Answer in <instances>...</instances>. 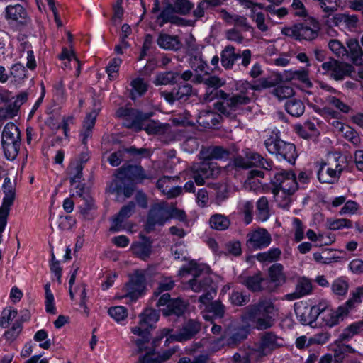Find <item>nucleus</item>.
<instances>
[{
    "mask_svg": "<svg viewBox=\"0 0 363 363\" xmlns=\"http://www.w3.org/2000/svg\"><path fill=\"white\" fill-rule=\"evenodd\" d=\"M135 210V203L129 201L126 205L123 206L117 215H115V231L117 230V224L123 219L129 218Z\"/></svg>",
    "mask_w": 363,
    "mask_h": 363,
    "instance_id": "nucleus-41",
    "label": "nucleus"
},
{
    "mask_svg": "<svg viewBox=\"0 0 363 363\" xmlns=\"http://www.w3.org/2000/svg\"><path fill=\"white\" fill-rule=\"evenodd\" d=\"M274 305L265 299H260L257 303L250 304L244 309L242 319L244 322L251 323L254 328L259 330L270 328L274 324L272 314Z\"/></svg>",
    "mask_w": 363,
    "mask_h": 363,
    "instance_id": "nucleus-1",
    "label": "nucleus"
},
{
    "mask_svg": "<svg viewBox=\"0 0 363 363\" xmlns=\"http://www.w3.org/2000/svg\"><path fill=\"white\" fill-rule=\"evenodd\" d=\"M115 178L119 179L123 184L125 197L130 198L133 194L136 185L142 184L147 177L141 165L125 162L115 171Z\"/></svg>",
    "mask_w": 363,
    "mask_h": 363,
    "instance_id": "nucleus-3",
    "label": "nucleus"
},
{
    "mask_svg": "<svg viewBox=\"0 0 363 363\" xmlns=\"http://www.w3.org/2000/svg\"><path fill=\"white\" fill-rule=\"evenodd\" d=\"M225 100L227 101V106L230 108H235L239 105H246L250 101V97L242 94H236L231 97L228 96Z\"/></svg>",
    "mask_w": 363,
    "mask_h": 363,
    "instance_id": "nucleus-49",
    "label": "nucleus"
},
{
    "mask_svg": "<svg viewBox=\"0 0 363 363\" xmlns=\"http://www.w3.org/2000/svg\"><path fill=\"white\" fill-rule=\"evenodd\" d=\"M98 116V111L93 110L88 113L84 121V131L82 135L83 136L82 143L86 145L87 143V138L91 135L92 129L95 125L96 119Z\"/></svg>",
    "mask_w": 363,
    "mask_h": 363,
    "instance_id": "nucleus-35",
    "label": "nucleus"
},
{
    "mask_svg": "<svg viewBox=\"0 0 363 363\" xmlns=\"http://www.w3.org/2000/svg\"><path fill=\"white\" fill-rule=\"evenodd\" d=\"M200 330V324L197 321L189 319L180 329L177 340H189L193 338Z\"/></svg>",
    "mask_w": 363,
    "mask_h": 363,
    "instance_id": "nucleus-24",
    "label": "nucleus"
},
{
    "mask_svg": "<svg viewBox=\"0 0 363 363\" xmlns=\"http://www.w3.org/2000/svg\"><path fill=\"white\" fill-rule=\"evenodd\" d=\"M211 267L206 264H199L196 260L192 259L186 264H184L179 270L180 276L192 274L193 278L198 279L203 273L207 275L211 274Z\"/></svg>",
    "mask_w": 363,
    "mask_h": 363,
    "instance_id": "nucleus-16",
    "label": "nucleus"
},
{
    "mask_svg": "<svg viewBox=\"0 0 363 363\" xmlns=\"http://www.w3.org/2000/svg\"><path fill=\"white\" fill-rule=\"evenodd\" d=\"M11 75L16 79H23L26 76V69L21 63H16L11 67Z\"/></svg>",
    "mask_w": 363,
    "mask_h": 363,
    "instance_id": "nucleus-64",
    "label": "nucleus"
},
{
    "mask_svg": "<svg viewBox=\"0 0 363 363\" xmlns=\"http://www.w3.org/2000/svg\"><path fill=\"white\" fill-rule=\"evenodd\" d=\"M142 241L132 243L130 250L133 254L142 260L147 259L152 254V240L150 237L141 235Z\"/></svg>",
    "mask_w": 363,
    "mask_h": 363,
    "instance_id": "nucleus-15",
    "label": "nucleus"
},
{
    "mask_svg": "<svg viewBox=\"0 0 363 363\" xmlns=\"http://www.w3.org/2000/svg\"><path fill=\"white\" fill-rule=\"evenodd\" d=\"M328 48L337 57L343 60L344 55L347 54L346 47L337 39H331L328 42Z\"/></svg>",
    "mask_w": 363,
    "mask_h": 363,
    "instance_id": "nucleus-48",
    "label": "nucleus"
},
{
    "mask_svg": "<svg viewBox=\"0 0 363 363\" xmlns=\"http://www.w3.org/2000/svg\"><path fill=\"white\" fill-rule=\"evenodd\" d=\"M209 160H206L202 163H201L195 169L202 174L206 178H210L213 176L214 172L216 169L215 166L208 162Z\"/></svg>",
    "mask_w": 363,
    "mask_h": 363,
    "instance_id": "nucleus-56",
    "label": "nucleus"
},
{
    "mask_svg": "<svg viewBox=\"0 0 363 363\" xmlns=\"http://www.w3.org/2000/svg\"><path fill=\"white\" fill-rule=\"evenodd\" d=\"M157 311L152 308H145L140 315L139 325L132 328V333L140 337L135 345L139 352H143L147 349V344L149 343L151 337L150 330L153 325L159 320Z\"/></svg>",
    "mask_w": 363,
    "mask_h": 363,
    "instance_id": "nucleus-5",
    "label": "nucleus"
},
{
    "mask_svg": "<svg viewBox=\"0 0 363 363\" xmlns=\"http://www.w3.org/2000/svg\"><path fill=\"white\" fill-rule=\"evenodd\" d=\"M312 289L311 281L308 279L303 278L298 281L295 291L288 296L291 297V299H298L310 294Z\"/></svg>",
    "mask_w": 363,
    "mask_h": 363,
    "instance_id": "nucleus-33",
    "label": "nucleus"
},
{
    "mask_svg": "<svg viewBox=\"0 0 363 363\" xmlns=\"http://www.w3.org/2000/svg\"><path fill=\"white\" fill-rule=\"evenodd\" d=\"M17 314L18 313L16 310L4 309L2 312V316L0 319V325L2 328H6L9 321L13 320L16 317Z\"/></svg>",
    "mask_w": 363,
    "mask_h": 363,
    "instance_id": "nucleus-60",
    "label": "nucleus"
},
{
    "mask_svg": "<svg viewBox=\"0 0 363 363\" xmlns=\"http://www.w3.org/2000/svg\"><path fill=\"white\" fill-rule=\"evenodd\" d=\"M213 284V279L209 276L206 274L202 279L199 280L198 279L192 278L189 281V285L191 289L196 292H200L201 291H206Z\"/></svg>",
    "mask_w": 363,
    "mask_h": 363,
    "instance_id": "nucleus-37",
    "label": "nucleus"
},
{
    "mask_svg": "<svg viewBox=\"0 0 363 363\" xmlns=\"http://www.w3.org/2000/svg\"><path fill=\"white\" fill-rule=\"evenodd\" d=\"M143 130L148 135H159L164 132L165 124L159 123L152 120L144 127L143 126Z\"/></svg>",
    "mask_w": 363,
    "mask_h": 363,
    "instance_id": "nucleus-53",
    "label": "nucleus"
},
{
    "mask_svg": "<svg viewBox=\"0 0 363 363\" xmlns=\"http://www.w3.org/2000/svg\"><path fill=\"white\" fill-rule=\"evenodd\" d=\"M250 296L249 294H244L242 292L238 291H233L229 295V301L233 306H242L250 302Z\"/></svg>",
    "mask_w": 363,
    "mask_h": 363,
    "instance_id": "nucleus-43",
    "label": "nucleus"
},
{
    "mask_svg": "<svg viewBox=\"0 0 363 363\" xmlns=\"http://www.w3.org/2000/svg\"><path fill=\"white\" fill-rule=\"evenodd\" d=\"M295 225L294 240L296 242H301L304 238V227L302 221L298 218H294Z\"/></svg>",
    "mask_w": 363,
    "mask_h": 363,
    "instance_id": "nucleus-62",
    "label": "nucleus"
},
{
    "mask_svg": "<svg viewBox=\"0 0 363 363\" xmlns=\"http://www.w3.org/2000/svg\"><path fill=\"white\" fill-rule=\"evenodd\" d=\"M132 92L133 96L135 94L138 96H143L147 91L148 85L143 78L138 77L131 82Z\"/></svg>",
    "mask_w": 363,
    "mask_h": 363,
    "instance_id": "nucleus-45",
    "label": "nucleus"
},
{
    "mask_svg": "<svg viewBox=\"0 0 363 363\" xmlns=\"http://www.w3.org/2000/svg\"><path fill=\"white\" fill-rule=\"evenodd\" d=\"M22 330V325L21 323L18 321H16L11 328L6 330L4 333L5 338L7 340H9L11 342H13L14 340L16 339V337L18 336V335L21 333Z\"/></svg>",
    "mask_w": 363,
    "mask_h": 363,
    "instance_id": "nucleus-58",
    "label": "nucleus"
},
{
    "mask_svg": "<svg viewBox=\"0 0 363 363\" xmlns=\"http://www.w3.org/2000/svg\"><path fill=\"white\" fill-rule=\"evenodd\" d=\"M152 49H156L155 46L153 45V36L147 33L145 35L140 55L137 58L138 61L144 60L145 57L147 56V52Z\"/></svg>",
    "mask_w": 363,
    "mask_h": 363,
    "instance_id": "nucleus-46",
    "label": "nucleus"
},
{
    "mask_svg": "<svg viewBox=\"0 0 363 363\" xmlns=\"http://www.w3.org/2000/svg\"><path fill=\"white\" fill-rule=\"evenodd\" d=\"M147 278L145 271L135 269L128 275V281L125 284V296L130 298L131 301L135 302L143 297L147 292ZM123 296H115V299Z\"/></svg>",
    "mask_w": 363,
    "mask_h": 363,
    "instance_id": "nucleus-8",
    "label": "nucleus"
},
{
    "mask_svg": "<svg viewBox=\"0 0 363 363\" xmlns=\"http://www.w3.org/2000/svg\"><path fill=\"white\" fill-rule=\"evenodd\" d=\"M21 144L19 128L13 123H6L1 133V146L7 160H13L16 158Z\"/></svg>",
    "mask_w": 363,
    "mask_h": 363,
    "instance_id": "nucleus-7",
    "label": "nucleus"
},
{
    "mask_svg": "<svg viewBox=\"0 0 363 363\" xmlns=\"http://www.w3.org/2000/svg\"><path fill=\"white\" fill-rule=\"evenodd\" d=\"M119 116L124 118L125 127L140 131L143 130V122L150 119L153 116V113H145L140 109L125 107L119 109Z\"/></svg>",
    "mask_w": 363,
    "mask_h": 363,
    "instance_id": "nucleus-9",
    "label": "nucleus"
},
{
    "mask_svg": "<svg viewBox=\"0 0 363 363\" xmlns=\"http://www.w3.org/2000/svg\"><path fill=\"white\" fill-rule=\"evenodd\" d=\"M194 7V4L189 0H176L174 3L175 12L182 15H186Z\"/></svg>",
    "mask_w": 363,
    "mask_h": 363,
    "instance_id": "nucleus-52",
    "label": "nucleus"
},
{
    "mask_svg": "<svg viewBox=\"0 0 363 363\" xmlns=\"http://www.w3.org/2000/svg\"><path fill=\"white\" fill-rule=\"evenodd\" d=\"M335 347L333 350L335 363H342L347 358L349 354L357 353L361 355L360 352H357L350 345L342 342H335Z\"/></svg>",
    "mask_w": 363,
    "mask_h": 363,
    "instance_id": "nucleus-26",
    "label": "nucleus"
},
{
    "mask_svg": "<svg viewBox=\"0 0 363 363\" xmlns=\"http://www.w3.org/2000/svg\"><path fill=\"white\" fill-rule=\"evenodd\" d=\"M125 154H128L137 158L148 157H150V151L145 147L138 148L135 146H130L123 150L115 151V167L118 166L123 160Z\"/></svg>",
    "mask_w": 363,
    "mask_h": 363,
    "instance_id": "nucleus-20",
    "label": "nucleus"
},
{
    "mask_svg": "<svg viewBox=\"0 0 363 363\" xmlns=\"http://www.w3.org/2000/svg\"><path fill=\"white\" fill-rule=\"evenodd\" d=\"M86 199L82 201L79 205V213L83 219L86 220H91L94 218V211L96 209L94 199L92 196H87Z\"/></svg>",
    "mask_w": 363,
    "mask_h": 363,
    "instance_id": "nucleus-31",
    "label": "nucleus"
},
{
    "mask_svg": "<svg viewBox=\"0 0 363 363\" xmlns=\"http://www.w3.org/2000/svg\"><path fill=\"white\" fill-rule=\"evenodd\" d=\"M284 267L280 263L273 264L268 270L269 277L272 282L279 281L281 278L284 277Z\"/></svg>",
    "mask_w": 363,
    "mask_h": 363,
    "instance_id": "nucleus-54",
    "label": "nucleus"
},
{
    "mask_svg": "<svg viewBox=\"0 0 363 363\" xmlns=\"http://www.w3.org/2000/svg\"><path fill=\"white\" fill-rule=\"evenodd\" d=\"M157 43L164 50L177 51L182 48V43L177 35L161 33L159 35Z\"/></svg>",
    "mask_w": 363,
    "mask_h": 363,
    "instance_id": "nucleus-23",
    "label": "nucleus"
},
{
    "mask_svg": "<svg viewBox=\"0 0 363 363\" xmlns=\"http://www.w3.org/2000/svg\"><path fill=\"white\" fill-rule=\"evenodd\" d=\"M192 93V86L189 83H184L179 84L177 89L174 88L171 91H162L161 96L163 97L167 103L172 105L175 101H179L181 103L186 102L189 99Z\"/></svg>",
    "mask_w": 363,
    "mask_h": 363,
    "instance_id": "nucleus-11",
    "label": "nucleus"
},
{
    "mask_svg": "<svg viewBox=\"0 0 363 363\" xmlns=\"http://www.w3.org/2000/svg\"><path fill=\"white\" fill-rule=\"evenodd\" d=\"M264 143L268 152L274 155L278 161L284 160L290 164H295L298 156L296 145L283 140L279 130L271 131Z\"/></svg>",
    "mask_w": 363,
    "mask_h": 363,
    "instance_id": "nucleus-2",
    "label": "nucleus"
},
{
    "mask_svg": "<svg viewBox=\"0 0 363 363\" xmlns=\"http://www.w3.org/2000/svg\"><path fill=\"white\" fill-rule=\"evenodd\" d=\"M281 251L279 247H271L268 251L257 254L256 258L260 262H275L280 259Z\"/></svg>",
    "mask_w": 363,
    "mask_h": 363,
    "instance_id": "nucleus-38",
    "label": "nucleus"
},
{
    "mask_svg": "<svg viewBox=\"0 0 363 363\" xmlns=\"http://www.w3.org/2000/svg\"><path fill=\"white\" fill-rule=\"evenodd\" d=\"M6 16L7 18L17 21L22 25L26 24L30 21L26 11L20 4L8 6L6 9Z\"/></svg>",
    "mask_w": 363,
    "mask_h": 363,
    "instance_id": "nucleus-21",
    "label": "nucleus"
},
{
    "mask_svg": "<svg viewBox=\"0 0 363 363\" xmlns=\"http://www.w3.org/2000/svg\"><path fill=\"white\" fill-rule=\"evenodd\" d=\"M188 306L189 303L182 298L177 297L172 299L168 304L167 308H161V311L164 317L174 315L179 318L185 314Z\"/></svg>",
    "mask_w": 363,
    "mask_h": 363,
    "instance_id": "nucleus-18",
    "label": "nucleus"
},
{
    "mask_svg": "<svg viewBox=\"0 0 363 363\" xmlns=\"http://www.w3.org/2000/svg\"><path fill=\"white\" fill-rule=\"evenodd\" d=\"M347 54L343 60H347L356 66L363 65V50L357 38H350L346 42Z\"/></svg>",
    "mask_w": 363,
    "mask_h": 363,
    "instance_id": "nucleus-13",
    "label": "nucleus"
},
{
    "mask_svg": "<svg viewBox=\"0 0 363 363\" xmlns=\"http://www.w3.org/2000/svg\"><path fill=\"white\" fill-rule=\"evenodd\" d=\"M320 28L318 21L311 17L303 22L283 28L281 33L300 42L302 40L311 41L318 37Z\"/></svg>",
    "mask_w": 363,
    "mask_h": 363,
    "instance_id": "nucleus-6",
    "label": "nucleus"
},
{
    "mask_svg": "<svg viewBox=\"0 0 363 363\" xmlns=\"http://www.w3.org/2000/svg\"><path fill=\"white\" fill-rule=\"evenodd\" d=\"M240 59V54L235 52L233 45L226 46L220 54L221 65L226 69H231L234 63Z\"/></svg>",
    "mask_w": 363,
    "mask_h": 363,
    "instance_id": "nucleus-29",
    "label": "nucleus"
},
{
    "mask_svg": "<svg viewBox=\"0 0 363 363\" xmlns=\"http://www.w3.org/2000/svg\"><path fill=\"white\" fill-rule=\"evenodd\" d=\"M226 249L230 255L235 257H239L242 253L241 242L239 240L229 241L226 243Z\"/></svg>",
    "mask_w": 363,
    "mask_h": 363,
    "instance_id": "nucleus-59",
    "label": "nucleus"
},
{
    "mask_svg": "<svg viewBox=\"0 0 363 363\" xmlns=\"http://www.w3.org/2000/svg\"><path fill=\"white\" fill-rule=\"evenodd\" d=\"M310 307L305 306L303 303H295L294 312L298 320L303 325L311 324L315 321V318L313 316Z\"/></svg>",
    "mask_w": 363,
    "mask_h": 363,
    "instance_id": "nucleus-28",
    "label": "nucleus"
},
{
    "mask_svg": "<svg viewBox=\"0 0 363 363\" xmlns=\"http://www.w3.org/2000/svg\"><path fill=\"white\" fill-rule=\"evenodd\" d=\"M17 104V102H13L5 107H0V118L1 119H6L15 117L20 108Z\"/></svg>",
    "mask_w": 363,
    "mask_h": 363,
    "instance_id": "nucleus-47",
    "label": "nucleus"
},
{
    "mask_svg": "<svg viewBox=\"0 0 363 363\" xmlns=\"http://www.w3.org/2000/svg\"><path fill=\"white\" fill-rule=\"evenodd\" d=\"M238 279L240 284L245 286L251 292H259L263 290L262 284L264 279L259 271L253 275L241 274L238 276Z\"/></svg>",
    "mask_w": 363,
    "mask_h": 363,
    "instance_id": "nucleus-17",
    "label": "nucleus"
},
{
    "mask_svg": "<svg viewBox=\"0 0 363 363\" xmlns=\"http://www.w3.org/2000/svg\"><path fill=\"white\" fill-rule=\"evenodd\" d=\"M225 307L220 301H211L206 306V312L211 313L213 318H222L224 316Z\"/></svg>",
    "mask_w": 363,
    "mask_h": 363,
    "instance_id": "nucleus-42",
    "label": "nucleus"
},
{
    "mask_svg": "<svg viewBox=\"0 0 363 363\" xmlns=\"http://www.w3.org/2000/svg\"><path fill=\"white\" fill-rule=\"evenodd\" d=\"M174 12H175L174 6L170 4H168L167 6L162 10L160 15L158 16V18L162 19V25L169 22L174 23Z\"/></svg>",
    "mask_w": 363,
    "mask_h": 363,
    "instance_id": "nucleus-55",
    "label": "nucleus"
},
{
    "mask_svg": "<svg viewBox=\"0 0 363 363\" xmlns=\"http://www.w3.org/2000/svg\"><path fill=\"white\" fill-rule=\"evenodd\" d=\"M186 215L184 211L179 209L175 206H168V220L169 218H175L179 221H184L186 220Z\"/></svg>",
    "mask_w": 363,
    "mask_h": 363,
    "instance_id": "nucleus-61",
    "label": "nucleus"
},
{
    "mask_svg": "<svg viewBox=\"0 0 363 363\" xmlns=\"http://www.w3.org/2000/svg\"><path fill=\"white\" fill-rule=\"evenodd\" d=\"M325 166V164H322L318 169L317 173L318 179L321 183L331 184L333 182V179L338 177L339 176H337L336 170L330 167L327 168L326 175H325L323 172Z\"/></svg>",
    "mask_w": 363,
    "mask_h": 363,
    "instance_id": "nucleus-44",
    "label": "nucleus"
},
{
    "mask_svg": "<svg viewBox=\"0 0 363 363\" xmlns=\"http://www.w3.org/2000/svg\"><path fill=\"white\" fill-rule=\"evenodd\" d=\"M155 220L157 225L162 226L168 220V204L163 202L152 206L147 215Z\"/></svg>",
    "mask_w": 363,
    "mask_h": 363,
    "instance_id": "nucleus-22",
    "label": "nucleus"
},
{
    "mask_svg": "<svg viewBox=\"0 0 363 363\" xmlns=\"http://www.w3.org/2000/svg\"><path fill=\"white\" fill-rule=\"evenodd\" d=\"M3 189L4 193V197L3 199L2 205L11 206L15 199L16 193L13 189L11 179L9 177L4 179Z\"/></svg>",
    "mask_w": 363,
    "mask_h": 363,
    "instance_id": "nucleus-40",
    "label": "nucleus"
},
{
    "mask_svg": "<svg viewBox=\"0 0 363 363\" xmlns=\"http://www.w3.org/2000/svg\"><path fill=\"white\" fill-rule=\"evenodd\" d=\"M179 81V73L174 71L160 72L156 74L153 83L155 86L174 85Z\"/></svg>",
    "mask_w": 363,
    "mask_h": 363,
    "instance_id": "nucleus-25",
    "label": "nucleus"
},
{
    "mask_svg": "<svg viewBox=\"0 0 363 363\" xmlns=\"http://www.w3.org/2000/svg\"><path fill=\"white\" fill-rule=\"evenodd\" d=\"M209 224L211 228L216 230H225L230 225L229 219L221 214H213L210 217Z\"/></svg>",
    "mask_w": 363,
    "mask_h": 363,
    "instance_id": "nucleus-39",
    "label": "nucleus"
},
{
    "mask_svg": "<svg viewBox=\"0 0 363 363\" xmlns=\"http://www.w3.org/2000/svg\"><path fill=\"white\" fill-rule=\"evenodd\" d=\"M196 81L199 82H203L206 85V89H213L224 99H226L228 97V94L221 89H219L220 87L223 86L224 82H223L218 76H210L203 79L201 75H199L196 77Z\"/></svg>",
    "mask_w": 363,
    "mask_h": 363,
    "instance_id": "nucleus-27",
    "label": "nucleus"
},
{
    "mask_svg": "<svg viewBox=\"0 0 363 363\" xmlns=\"http://www.w3.org/2000/svg\"><path fill=\"white\" fill-rule=\"evenodd\" d=\"M201 153L206 155L205 156V160H225L229 157L230 152L226 148H224L222 146L216 145L208 147L206 152L201 151Z\"/></svg>",
    "mask_w": 363,
    "mask_h": 363,
    "instance_id": "nucleus-34",
    "label": "nucleus"
},
{
    "mask_svg": "<svg viewBox=\"0 0 363 363\" xmlns=\"http://www.w3.org/2000/svg\"><path fill=\"white\" fill-rule=\"evenodd\" d=\"M250 332V325H244L235 328L233 331L225 332L224 338L228 345L235 346L246 340Z\"/></svg>",
    "mask_w": 363,
    "mask_h": 363,
    "instance_id": "nucleus-19",
    "label": "nucleus"
},
{
    "mask_svg": "<svg viewBox=\"0 0 363 363\" xmlns=\"http://www.w3.org/2000/svg\"><path fill=\"white\" fill-rule=\"evenodd\" d=\"M362 298L363 285L357 287L354 291H352L349 299L343 305L337 308V315L335 317V320L332 321V325L337 324L340 317L347 315L355 307V303L362 302Z\"/></svg>",
    "mask_w": 363,
    "mask_h": 363,
    "instance_id": "nucleus-12",
    "label": "nucleus"
},
{
    "mask_svg": "<svg viewBox=\"0 0 363 363\" xmlns=\"http://www.w3.org/2000/svg\"><path fill=\"white\" fill-rule=\"evenodd\" d=\"M84 169V165H82L80 163L72 162L69 166V169L70 171V174L73 176L70 178V184L71 185H74V184L79 182V180L82 177V170Z\"/></svg>",
    "mask_w": 363,
    "mask_h": 363,
    "instance_id": "nucleus-50",
    "label": "nucleus"
},
{
    "mask_svg": "<svg viewBox=\"0 0 363 363\" xmlns=\"http://www.w3.org/2000/svg\"><path fill=\"white\" fill-rule=\"evenodd\" d=\"M145 351V354L142 357H140L143 363H160L157 356L155 357V352L154 348H149L147 346ZM143 352H145V350Z\"/></svg>",
    "mask_w": 363,
    "mask_h": 363,
    "instance_id": "nucleus-63",
    "label": "nucleus"
},
{
    "mask_svg": "<svg viewBox=\"0 0 363 363\" xmlns=\"http://www.w3.org/2000/svg\"><path fill=\"white\" fill-rule=\"evenodd\" d=\"M349 289V280L347 277H340L335 279L331 284L332 292L339 298H345Z\"/></svg>",
    "mask_w": 363,
    "mask_h": 363,
    "instance_id": "nucleus-32",
    "label": "nucleus"
},
{
    "mask_svg": "<svg viewBox=\"0 0 363 363\" xmlns=\"http://www.w3.org/2000/svg\"><path fill=\"white\" fill-rule=\"evenodd\" d=\"M352 222L347 218H339L330 223L329 228L332 230H340L342 228H352Z\"/></svg>",
    "mask_w": 363,
    "mask_h": 363,
    "instance_id": "nucleus-57",
    "label": "nucleus"
},
{
    "mask_svg": "<svg viewBox=\"0 0 363 363\" xmlns=\"http://www.w3.org/2000/svg\"><path fill=\"white\" fill-rule=\"evenodd\" d=\"M294 91V89L286 85H279L274 90V96L278 98L279 100L288 99L290 98H293Z\"/></svg>",
    "mask_w": 363,
    "mask_h": 363,
    "instance_id": "nucleus-51",
    "label": "nucleus"
},
{
    "mask_svg": "<svg viewBox=\"0 0 363 363\" xmlns=\"http://www.w3.org/2000/svg\"><path fill=\"white\" fill-rule=\"evenodd\" d=\"M279 337L272 331L263 333L259 337L258 352L264 355H267L279 348L282 346V344L279 342Z\"/></svg>",
    "mask_w": 363,
    "mask_h": 363,
    "instance_id": "nucleus-14",
    "label": "nucleus"
},
{
    "mask_svg": "<svg viewBox=\"0 0 363 363\" xmlns=\"http://www.w3.org/2000/svg\"><path fill=\"white\" fill-rule=\"evenodd\" d=\"M298 189L296 175L294 172L290 170H281L274 174L271 178L270 182L263 185L264 191L271 192L274 196H277L281 191L285 195L291 196Z\"/></svg>",
    "mask_w": 363,
    "mask_h": 363,
    "instance_id": "nucleus-4",
    "label": "nucleus"
},
{
    "mask_svg": "<svg viewBox=\"0 0 363 363\" xmlns=\"http://www.w3.org/2000/svg\"><path fill=\"white\" fill-rule=\"evenodd\" d=\"M272 242L270 233L262 228L250 232L247 235L246 245L253 250H259L267 247Z\"/></svg>",
    "mask_w": 363,
    "mask_h": 363,
    "instance_id": "nucleus-10",
    "label": "nucleus"
},
{
    "mask_svg": "<svg viewBox=\"0 0 363 363\" xmlns=\"http://www.w3.org/2000/svg\"><path fill=\"white\" fill-rule=\"evenodd\" d=\"M354 69L352 65L337 60L335 67H333L332 77L337 81L342 80L345 76L350 75Z\"/></svg>",
    "mask_w": 363,
    "mask_h": 363,
    "instance_id": "nucleus-36",
    "label": "nucleus"
},
{
    "mask_svg": "<svg viewBox=\"0 0 363 363\" xmlns=\"http://www.w3.org/2000/svg\"><path fill=\"white\" fill-rule=\"evenodd\" d=\"M284 108L292 117L298 118L304 113L306 107L302 100L294 97L286 101Z\"/></svg>",
    "mask_w": 363,
    "mask_h": 363,
    "instance_id": "nucleus-30",
    "label": "nucleus"
}]
</instances>
